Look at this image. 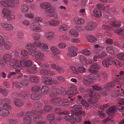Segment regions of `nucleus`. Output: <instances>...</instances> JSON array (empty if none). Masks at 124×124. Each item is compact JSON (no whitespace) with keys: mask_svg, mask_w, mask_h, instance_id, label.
I'll return each mask as SVG.
<instances>
[{"mask_svg":"<svg viewBox=\"0 0 124 124\" xmlns=\"http://www.w3.org/2000/svg\"><path fill=\"white\" fill-rule=\"evenodd\" d=\"M70 110L73 115H79L81 113V110H83L82 107L79 105H74L71 107L70 108Z\"/></svg>","mask_w":124,"mask_h":124,"instance_id":"1","label":"nucleus"},{"mask_svg":"<svg viewBox=\"0 0 124 124\" xmlns=\"http://www.w3.org/2000/svg\"><path fill=\"white\" fill-rule=\"evenodd\" d=\"M98 23L96 22L89 21L87 22L84 27L85 29L87 31L94 30L95 28L98 26Z\"/></svg>","mask_w":124,"mask_h":124,"instance_id":"2","label":"nucleus"},{"mask_svg":"<svg viewBox=\"0 0 124 124\" xmlns=\"http://www.w3.org/2000/svg\"><path fill=\"white\" fill-rule=\"evenodd\" d=\"M93 76V74H89L83 80V82L85 85L88 86L91 84L92 82Z\"/></svg>","mask_w":124,"mask_h":124,"instance_id":"3","label":"nucleus"},{"mask_svg":"<svg viewBox=\"0 0 124 124\" xmlns=\"http://www.w3.org/2000/svg\"><path fill=\"white\" fill-rule=\"evenodd\" d=\"M101 67V66L98 64L95 63L90 66L88 70L91 73H97L98 72L96 70L100 69Z\"/></svg>","mask_w":124,"mask_h":124,"instance_id":"4","label":"nucleus"},{"mask_svg":"<svg viewBox=\"0 0 124 124\" xmlns=\"http://www.w3.org/2000/svg\"><path fill=\"white\" fill-rule=\"evenodd\" d=\"M114 61L113 58L112 57L108 58L106 60L104 59L103 60L102 63L104 67L107 68L108 67L109 65H111L113 63V62Z\"/></svg>","mask_w":124,"mask_h":124,"instance_id":"5","label":"nucleus"},{"mask_svg":"<svg viewBox=\"0 0 124 124\" xmlns=\"http://www.w3.org/2000/svg\"><path fill=\"white\" fill-rule=\"evenodd\" d=\"M41 25L38 22H34L31 23L30 26V28L33 31H38L40 30Z\"/></svg>","mask_w":124,"mask_h":124,"instance_id":"6","label":"nucleus"},{"mask_svg":"<svg viewBox=\"0 0 124 124\" xmlns=\"http://www.w3.org/2000/svg\"><path fill=\"white\" fill-rule=\"evenodd\" d=\"M20 63L23 67L25 66L29 67L32 64L31 61L30 60L26 61L25 60H23L20 62Z\"/></svg>","mask_w":124,"mask_h":124,"instance_id":"7","label":"nucleus"},{"mask_svg":"<svg viewBox=\"0 0 124 124\" xmlns=\"http://www.w3.org/2000/svg\"><path fill=\"white\" fill-rule=\"evenodd\" d=\"M52 79L51 78L45 77L42 79V82L46 85H51L53 83Z\"/></svg>","mask_w":124,"mask_h":124,"instance_id":"8","label":"nucleus"},{"mask_svg":"<svg viewBox=\"0 0 124 124\" xmlns=\"http://www.w3.org/2000/svg\"><path fill=\"white\" fill-rule=\"evenodd\" d=\"M10 114L8 110L2 108H0V115L3 116H7Z\"/></svg>","mask_w":124,"mask_h":124,"instance_id":"9","label":"nucleus"},{"mask_svg":"<svg viewBox=\"0 0 124 124\" xmlns=\"http://www.w3.org/2000/svg\"><path fill=\"white\" fill-rule=\"evenodd\" d=\"M42 97L41 93H39L35 94L32 93H31V97L32 100H38Z\"/></svg>","mask_w":124,"mask_h":124,"instance_id":"10","label":"nucleus"},{"mask_svg":"<svg viewBox=\"0 0 124 124\" xmlns=\"http://www.w3.org/2000/svg\"><path fill=\"white\" fill-rule=\"evenodd\" d=\"M116 107H117V106H113L110 107L107 110L106 113L107 114H109L111 113H115L116 110Z\"/></svg>","mask_w":124,"mask_h":124,"instance_id":"11","label":"nucleus"},{"mask_svg":"<svg viewBox=\"0 0 124 124\" xmlns=\"http://www.w3.org/2000/svg\"><path fill=\"white\" fill-rule=\"evenodd\" d=\"M75 23L78 25L82 24L85 23L84 20L82 18H75L74 20Z\"/></svg>","mask_w":124,"mask_h":124,"instance_id":"12","label":"nucleus"},{"mask_svg":"<svg viewBox=\"0 0 124 124\" xmlns=\"http://www.w3.org/2000/svg\"><path fill=\"white\" fill-rule=\"evenodd\" d=\"M14 103L16 106L20 107L24 104V102L20 99H16L14 101Z\"/></svg>","mask_w":124,"mask_h":124,"instance_id":"13","label":"nucleus"},{"mask_svg":"<svg viewBox=\"0 0 124 124\" xmlns=\"http://www.w3.org/2000/svg\"><path fill=\"white\" fill-rule=\"evenodd\" d=\"M51 6V4L47 2L41 3L40 4V7L41 8L46 9V10Z\"/></svg>","mask_w":124,"mask_h":124,"instance_id":"14","label":"nucleus"},{"mask_svg":"<svg viewBox=\"0 0 124 124\" xmlns=\"http://www.w3.org/2000/svg\"><path fill=\"white\" fill-rule=\"evenodd\" d=\"M116 84L115 82H108L105 85V87L106 88H112L116 86Z\"/></svg>","mask_w":124,"mask_h":124,"instance_id":"15","label":"nucleus"},{"mask_svg":"<svg viewBox=\"0 0 124 124\" xmlns=\"http://www.w3.org/2000/svg\"><path fill=\"white\" fill-rule=\"evenodd\" d=\"M21 9L22 10V13H25L27 12L29 9V8L27 4H24L21 7Z\"/></svg>","mask_w":124,"mask_h":124,"instance_id":"16","label":"nucleus"},{"mask_svg":"<svg viewBox=\"0 0 124 124\" xmlns=\"http://www.w3.org/2000/svg\"><path fill=\"white\" fill-rule=\"evenodd\" d=\"M49 90L48 87L45 85L43 86L41 89V91L43 94H47Z\"/></svg>","mask_w":124,"mask_h":124,"instance_id":"17","label":"nucleus"},{"mask_svg":"<svg viewBox=\"0 0 124 124\" xmlns=\"http://www.w3.org/2000/svg\"><path fill=\"white\" fill-rule=\"evenodd\" d=\"M27 71L31 73H36L38 71L36 67H32L30 68H27Z\"/></svg>","mask_w":124,"mask_h":124,"instance_id":"18","label":"nucleus"},{"mask_svg":"<svg viewBox=\"0 0 124 124\" xmlns=\"http://www.w3.org/2000/svg\"><path fill=\"white\" fill-rule=\"evenodd\" d=\"M4 47L6 50H8L9 49L12 47V45L11 43L9 41H8L5 43Z\"/></svg>","mask_w":124,"mask_h":124,"instance_id":"19","label":"nucleus"},{"mask_svg":"<svg viewBox=\"0 0 124 124\" xmlns=\"http://www.w3.org/2000/svg\"><path fill=\"white\" fill-rule=\"evenodd\" d=\"M21 85L24 86H27L29 83V80L27 78H24L21 81Z\"/></svg>","mask_w":124,"mask_h":124,"instance_id":"20","label":"nucleus"},{"mask_svg":"<svg viewBox=\"0 0 124 124\" xmlns=\"http://www.w3.org/2000/svg\"><path fill=\"white\" fill-rule=\"evenodd\" d=\"M79 59L80 62L83 63H85L86 64H88L89 63H90V62H89V63H87V60L86 59L83 55H81L79 56Z\"/></svg>","mask_w":124,"mask_h":124,"instance_id":"21","label":"nucleus"},{"mask_svg":"<svg viewBox=\"0 0 124 124\" xmlns=\"http://www.w3.org/2000/svg\"><path fill=\"white\" fill-rule=\"evenodd\" d=\"M42 103L40 101H37L34 103V107L36 109L41 108L42 107Z\"/></svg>","mask_w":124,"mask_h":124,"instance_id":"22","label":"nucleus"},{"mask_svg":"<svg viewBox=\"0 0 124 124\" xmlns=\"http://www.w3.org/2000/svg\"><path fill=\"white\" fill-rule=\"evenodd\" d=\"M53 109V106L49 105H46L44 107V110L46 112H49L52 110Z\"/></svg>","mask_w":124,"mask_h":124,"instance_id":"23","label":"nucleus"},{"mask_svg":"<svg viewBox=\"0 0 124 124\" xmlns=\"http://www.w3.org/2000/svg\"><path fill=\"white\" fill-rule=\"evenodd\" d=\"M31 119L30 117L26 116L23 118V121L25 123H27V124H30L31 123Z\"/></svg>","mask_w":124,"mask_h":124,"instance_id":"24","label":"nucleus"},{"mask_svg":"<svg viewBox=\"0 0 124 124\" xmlns=\"http://www.w3.org/2000/svg\"><path fill=\"white\" fill-rule=\"evenodd\" d=\"M98 98L97 97H93L88 100V102L91 104L96 103L98 102Z\"/></svg>","mask_w":124,"mask_h":124,"instance_id":"25","label":"nucleus"},{"mask_svg":"<svg viewBox=\"0 0 124 124\" xmlns=\"http://www.w3.org/2000/svg\"><path fill=\"white\" fill-rule=\"evenodd\" d=\"M14 68L16 70L15 71L16 72H18L20 71V70L21 68L20 66V65L18 63H16L14 64L13 66Z\"/></svg>","mask_w":124,"mask_h":124,"instance_id":"26","label":"nucleus"},{"mask_svg":"<svg viewBox=\"0 0 124 124\" xmlns=\"http://www.w3.org/2000/svg\"><path fill=\"white\" fill-rule=\"evenodd\" d=\"M106 51L110 54H114V52L112 46H108L106 49Z\"/></svg>","mask_w":124,"mask_h":124,"instance_id":"27","label":"nucleus"},{"mask_svg":"<svg viewBox=\"0 0 124 124\" xmlns=\"http://www.w3.org/2000/svg\"><path fill=\"white\" fill-rule=\"evenodd\" d=\"M114 32L119 35H124V29H119L115 30Z\"/></svg>","mask_w":124,"mask_h":124,"instance_id":"28","label":"nucleus"},{"mask_svg":"<svg viewBox=\"0 0 124 124\" xmlns=\"http://www.w3.org/2000/svg\"><path fill=\"white\" fill-rule=\"evenodd\" d=\"M53 108L55 112L58 114H60L61 111L60 106L58 105H54L53 106Z\"/></svg>","mask_w":124,"mask_h":124,"instance_id":"29","label":"nucleus"},{"mask_svg":"<svg viewBox=\"0 0 124 124\" xmlns=\"http://www.w3.org/2000/svg\"><path fill=\"white\" fill-rule=\"evenodd\" d=\"M2 12L4 16H8L10 15L11 13V11L6 8H3L2 10Z\"/></svg>","mask_w":124,"mask_h":124,"instance_id":"30","label":"nucleus"},{"mask_svg":"<svg viewBox=\"0 0 124 124\" xmlns=\"http://www.w3.org/2000/svg\"><path fill=\"white\" fill-rule=\"evenodd\" d=\"M42 117L40 115H37L36 116H34L33 118V121L35 122H37L42 120Z\"/></svg>","mask_w":124,"mask_h":124,"instance_id":"31","label":"nucleus"},{"mask_svg":"<svg viewBox=\"0 0 124 124\" xmlns=\"http://www.w3.org/2000/svg\"><path fill=\"white\" fill-rule=\"evenodd\" d=\"M87 40L89 42H95L97 41V39L94 37L89 36L87 37Z\"/></svg>","mask_w":124,"mask_h":124,"instance_id":"32","label":"nucleus"},{"mask_svg":"<svg viewBox=\"0 0 124 124\" xmlns=\"http://www.w3.org/2000/svg\"><path fill=\"white\" fill-rule=\"evenodd\" d=\"M31 81L33 83H37L38 81V79L36 76H32L30 78Z\"/></svg>","mask_w":124,"mask_h":124,"instance_id":"33","label":"nucleus"},{"mask_svg":"<svg viewBox=\"0 0 124 124\" xmlns=\"http://www.w3.org/2000/svg\"><path fill=\"white\" fill-rule=\"evenodd\" d=\"M61 105L65 106L68 105L70 104L69 102L68 99H65L63 101H61L60 103Z\"/></svg>","mask_w":124,"mask_h":124,"instance_id":"34","label":"nucleus"},{"mask_svg":"<svg viewBox=\"0 0 124 124\" xmlns=\"http://www.w3.org/2000/svg\"><path fill=\"white\" fill-rule=\"evenodd\" d=\"M3 59L6 60V61H9L11 59V56L9 54H6L3 56Z\"/></svg>","mask_w":124,"mask_h":124,"instance_id":"35","label":"nucleus"},{"mask_svg":"<svg viewBox=\"0 0 124 124\" xmlns=\"http://www.w3.org/2000/svg\"><path fill=\"white\" fill-rule=\"evenodd\" d=\"M44 54H41V53H39L36 56V58L39 61L43 60L44 58L42 57L44 56Z\"/></svg>","mask_w":124,"mask_h":124,"instance_id":"36","label":"nucleus"},{"mask_svg":"<svg viewBox=\"0 0 124 124\" xmlns=\"http://www.w3.org/2000/svg\"><path fill=\"white\" fill-rule=\"evenodd\" d=\"M37 111L34 110L33 112L28 111L26 113V114L27 116H29L31 117L34 114L37 115L38 113H37Z\"/></svg>","mask_w":124,"mask_h":124,"instance_id":"37","label":"nucleus"},{"mask_svg":"<svg viewBox=\"0 0 124 124\" xmlns=\"http://www.w3.org/2000/svg\"><path fill=\"white\" fill-rule=\"evenodd\" d=\"M0 5L3 7H10L9 5L6 0L1 1L0 2Z\"/></svg>","mask_w":124,"mask_h":124,"instance_id":"38","label":"nucleus"},{"mask_svg":"<svg viewBox=\"0 0 124 124\" xmlns=\"http://www.w3.org/2000/svg\"><path fill=\"white\" fill-rule=\"evenodd\" d=\"M77 70L78 72L83 73L85 72L86 70L85 68L82 67H79L78 68Z\"/></svg>","mask_w":124,"mask_h":124,"instance_id":"39","label":"nucleus"},{"mask_svg":"<svg viewBox=\"0 0 124 124\" xmlns=\"http://www.w3.org/2000/svg\"><path fill=\"white\" fill-rule=\"evenodd\" d=\"M62 99L61 98H57L55 99H52L50 100V102L53 104H55L57 103L58 101H61Z\"/></svg>","mask_w":124,"mask_h":124,"instance_id":"40","label":"nucleus"},{"mask_svg":"<svg viewBox=\"0 0 124 124\" xmlns=\"http://www.w3.org/2000/svg\"><path fill=\"white\" fill-rule=\"evenodd\" d=\"M55 9L54 7L52 6L51 5L49 8H48L46 10V11L49 13H53L55 12Z\"/></svg>","mask_w":124,"mask_h":124,"instance_id":"41","label":"nucleus"},{"mask_svg":"<svg viewBox=\"0 0 124 124\" xmlns=\"http://www.w3.org/2000/svg\"><path fill=\"white\" fill-rule=\"evenodd\" d=\"M82 53L86 56H89L91 54L90 51L87 49H85L82 51Z\"/></svg>","mask_w":124,"mask_h":124,"instance_id":"42","label":"nucleus"},{"mask_svg":"<svg viewBox=\"0 0 124 124\" xmlns=\"http://www.w3.org/2000/svg\"><path fill=\"white\" fill-rule=\"evenodd\" d=\"M105 7L104 5L101 3H99L97 4L96 5L97 8L101 10H104L105 8Z\"/></svg>","mask_w":124,"mask_h":124,"instance_id":"43","label":"nucleus"},{"mask_svg":"<svg viewBox=\"0 0 124 124\" xmlns=\"http://www.w3.org/2000/svg\"><path fill=\"white\" fill-rule=\"evenodd\" d=\"M93 11L94 16H100L102 15L101 12L98 9H94Z\"/></svg>","mask_w":124,"mask_h":124,"instance_id":"44","label":"nucleus"},{"mask_svg":"<svg viewBox=\"0 0 124 124\" xmlns=\"http://www.w3.org/2000/svg\"><path fill=\"white\" fill-rule=\"evenodd\" d=\"M69 33L71 35H73L74 36L77 37L78 36L79 34L77 32H75L74 30L72 29H71L69 31Z\"/></svg>","mask_w":124,"mask_h":124,"instance_id":"45","label":"nucleus"},{"mask_svg":"<svg viewBox=\"0 0 124 124\" xmlns=\"http://www.w3.org/2000/svg\"><path fill=\"white\" fill-rule=\"evenodd\" d=\"M9 5V7L12 8H14L15 6L14 4L13 3V0H6Z\"/></svg>","mask_w":124,"mask_h":124,"instance_id":"46","label":"nucleus"},{"mask_svg":"<svg viewBox=\"0 0 124 124\" xmlns=\"http://www.w3.org/2000/svg\"><path fill=\"white\" fill-rule=\"evenodd\" d=\"M5 42L3 37L2 36L0 35V47L4 46Z\"/></svg>","mask_w":124,"mask_h":124,"instance_id":"47","label":"nucleus"},{"mask_svg":"<svg viewBox=\"0 0 124 124\" xmlns=\"http://www.w3.org/2000/svg\"><path fill=\"white\" fill-rule=\"evenodd\" d=\"M113 63L118 68H120L121 65V63L118 61L115 60L113 61Z\"/></svg>","mask_w":124,"mask_h":124,"instance_id":"48","label":"nucleus"},{"mask_svg":"<svg viewBox=\"0 0 124 124\" xmlns=\"http://www.w3.org/2000/svg\"><path fill=\"white\" fill-rule=\"evenodd\" d=\"M124 53H121L118 54L117 55V57L118 59L119 60L123 61L124 59Z\"/></svg>","mask_w":124,"mask_h":124,"instance_id":"49","label":"nucleus"},{"mask_svg":"<svg viewBox=\"0 0 124 124\" xmlns=\"http://www.w3.org/2000/svg\"><path fill=\"white\" fill-rule=\"evenodd\" d=\"M68 50L69 51L72 52H74V53H76L78 51V49L76 48L74 46L70 47Z\"/></svg>","mask_w":124,"mask_h":124,"instance_id":"50","label":"nucleus"},{"mask_svg":"<svg viewBox=\"0 0 124 124\" xmlns=\"http://www.w3.org/2000/svg\"><path fill=\"white\" fill-rule=\"evenodd\" d=\"M56 70L60 73H62L64 72V69L62 67L58 66H57Z\"/></svg>","mask_w":124,"mask_h":124,"instance_id":"51","label":"nucleus"},{"mask_svg":"<svg viewBox=\"0 0 124 124\" xmlns=\"http://www.w3.org/2000/svg\"><path fill=\"white\" fill-rule=\"evenodd\" d=\"M118 101L117 104V105L118 106L124 105V99H118Z\"/></svg>","mask_w":124,"mask_h":124,"instance_id":"52","label":"nucleus"},{"mask_svg":"<svg viewBox=\"0 0 124 124\" xmlns=\"http://www.w3.org/2000/svg\"><path fill=\"white\" fill-rule=\"evenodd\" d=\"M40 89V86L38 85H36L31 87V90L33 91H39Z\"/></svg>","mask_w":124,"mask_h":124,"instance_id":"53","label":"nucleus"},{"mask_svg":"<svg viewBox=\"0 0 124 124\" xmlns=\"http://www.w3.org/2000/svg\"><path fill=\"white\" fill-rule=\"evenodd\" d=\"M2 102L4 103V104H8L10 103L11 100L9 99H3L1 100Z\"/></svg>","mask_w":124,"mask_h":124,"instance_id":"54","label":"nucleus"},{"mask_svg":"<svg viewBox=\"0 0 124 124\" xmlns=\"http://www.w3.org/2000/svg\"><path fill=\"white\" fill-rule=\"evenodd\" d=\"M75 28L77 31L79 32H81L84 30L83 28L81 26H77L75 27Z\"/></svg>","mask_w":124,"mask_h":124,"instance_id":"55","label":"nucleus"},{"mask_svg":"<svg viewBox=\"0 0 124 124\" xmlns=\"http://www.w3.org/2000/svg\"><path fill=\"white\" fill-rule=\"evenodd\" d=\"M51 49L52 51L55 54H58L60 52L58 51L57 49L55 47H52L51 48Z\"/></svg>","mask_w":124,"mask_h":124,"instance_id":"56","label":"nucleus"},{"mask_svg":"<svg viewBox=\"0 0 124 124\" xmlns=\"http://www.w3.org/2000/svg\"><path fill=\"white\" fill-rule=\"evenodd\" d=\"M107 56V54L104 52H103L101 53L98 55V57L100 58L105 57Z\"/></svg>","mask_w":124,"mask_h":124,"instance_id":"57","label":"nucleus"},{"mask_svg":"<svg viewBox=\"0 0 124 124\" xmlns=\"http://www.w3.org/2000/svg\"><path fill=\"white\" fill-rule=\"evenodd\" d=\"M30 96V94L29 93H25L21 96L22 97L23 99H29Z\"/></svg>","mask_w":124,"mask_h":124,"instance_id":"58","label":"nucleus"},{"mask_svg":"<svg viewBox=\"0 0 124 124\" xmlns=\"http://www.w3.org/2000/svg\"><path fill=\"white\" fill-rule=\"evenodd\" d=\"M47 70L45 69H41L40 71V73L41 74L43 75H47Z\"/></svg>","mask_w":124,"mask_h":124,"instance_id":"59","label":"nucleus"},{"mask_svg":"<svg viewBox=\"0 0 124 124\" xmlns=\"http://www.w3.org/2000/svg\"><path fill=\"white\" fill-rule=\"evenodd\" d=\"M68 29V28L67 27L64 26V25L62 26L61 27L59 28V30L61 31H66Z\"/></svg>","mask_w":124,"mask_h":124,"instance_id":"60","label":"nucleus"},{"mask_svg":"<svg viewBox=\"0 0 124 124\" xmlns=\"http://www.w3.org/2000/svg\"><path fill=\"white\" fill-rule=\"evenodd\" d=\"M101 77L104 79H106L108 78V74L106 72L103 73L101 75Z\"/></svg>","mask_w":124,"mask_h":124,"instance_id":"61","label":"nucleus"},{"mask_svg":"<svg viewBox=\"0 0 124 124\" xmlns=\"http://www.w3.org/2000/svg\"><path fill=\"white\" fill-rule=\"evenodd\" d=\"M40 47L42 50L44 51H46L48 49V46L46 44H42Z\"/></svg>","mask_w":124,"mask_h":124,"instance_id":"62","label":"nucleus"},{"mask_svg":"<svg viewBox=\"0 0 124 124\" xmlns=\"http://www.w3.org/2000/svg\"><path fill=\"white\" fill-rule=\"evenodd\" d=\"M3 18L6 19L8 21H11L15 19L14 16H3Z\"/></svg>","mask_w":124,"mask_h":124,"instance_id":"63","label":"nucleus"},{"mask_svg":"<svg viewBox=\"0 0 124 124\" xmlns=\"http://www.w3.org/2000/svg\"><path fill=\"white\" fill-rule=\"evenodd\" d=\"M0 92L4 96H7L8 93L7 91L6 90L0 88Z\"/></svg>","mask_w":124,"mask_h":124,"instance_id":"64","label":"nucleus"}]
</instances>
